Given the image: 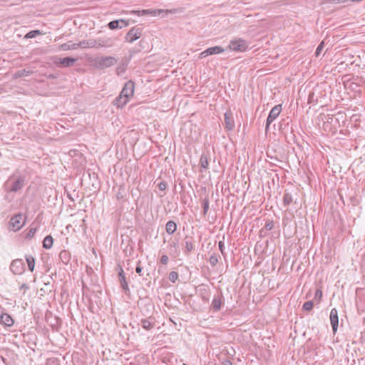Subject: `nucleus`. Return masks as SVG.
Instances as JSON below:
<instances>
[{
	"label": "nucleus",
	"instance_id": "412c9836",
	"mask_svg": "<svg viewBox=\"0 0 365 365\" xmlns=\"http://www.w3.org/2000/svg\"><path fill=\"white\" fill-rule=\"evenodd\" d=\"M177 230V224L173 221H168L165 225V230L168 235H173Z\"/></svg>",
	"mask_w": 365,
	"mask_h": 365
},
{
	"label": "nucleus",
	"instance_id": "f257e3e1",
	"mask_svg": "<svg viewBox=\"0 0 365 365\" xmlns=\"http://www.w3.org/2000/svg\"><path fill=\"white\" fill-rule=\"evenodd\" d=\"M248 48L249 47H226V48H224L223 47H208L207 49L200 53V57L204 58L210 55L217 54L227 51L245 52L247 51Z\"/></svg>",
	"mask_w": 365,
	"mask_h": 365
},
{
	"label": "nucleus",
	"instance_id": "58836bf2",
	"mask_svg": "<svg viewBox=\"0 0 365 365\" xmlns=\"http://www.w3.org/2000/svg\"><path fill=\"white\" fill-rule=\"evenodd\" d=\"M125 71V66L123 65L117 67L116 68V73L119 76L123 73Z\"/></svg>",
	"mask_w": 365,
	"mask_h": 365
},
{
	"label": "nucleus",
	"instance_id": "0eeeda50",
	"mask_svg": "<svg viewBox=\"0 0 365 365\" xmlns=\"http://www.w3.org/2000/svg\"><path fill=\"white\" fill-rule=\"evenodd\" d=\"M364 289L358 288L356 290V305L359 312H364L365 306L363 299Z\"/></svg>",
	"mask_w": 365,
	"mask_h": 365
},
{
	"label": "nucleus",
	"instance_id": "3c124183",
	"mask_svg": "<svg viewBox=\"0 0 365 365\" xmlns=\"http://www.w3.org/2000/svg\"><path fill=\"white\" fill-rule=\"evenodd\" d=\"M324 41H322L319 44V46H324Z\"/></svg>",
	"mask_w": 365,
	"mask_h": 365
},
{
	"label": "nucleus",
	"instance_id": "aec40b11",
	"mask_svg": "<svg viewBox=\"0 0 365 365\" xmlns=\"http://www.w3.org/2000/svg\"><path fill=\"white\" fill-rule=\"evenodd\" d=\"M128 101V98L122 96L120 94L114 100L113 105L118 108H123Z\"/></svg>",
	"mask_w": 365,
	"mask_h": 365
},
{
	"label": "nucleus",
	"instance_id": "c9c22d12",
	"mask_svg": "<svg viewBox=\"0 0 365 365\" xmlns=\"http://www.w3.org/2000/svg\"><path fill=\"white\" fill-rule=\"evenodd\" d=\"M40 34L38 30L31 31L29 32L26 36V38H31L36 37L37 35Z\"/></svg>",
	"mask_w": 365,
	"mask_h": 365
},
{
	"label": "nucleus",
	"instance_id": "a19ab883",
	"mask_svg": "<svg viewBox=\"0 0 365 365\" xmlns=\"http://www.w3.org/2000/svg\"><path fill=\"white\" fill-rule=\"evenodd\" d=\"M158 187L160 190L164 191L167 188V183L164 181H162L158 183Z\"/></svg>",
	"mask_w": 365,
	"mask_h": 365
},
{
	"label": "nucleus",
	"instance_id": "9b49d317",
	"mask_svg": "<svg viewBox=\"0 0 365 365\" xmlns=\"http://www.w3.org/2000/svg\"><path fill=\"white\" fill-rule=\"evenodd\" d=\"M129 25V21L125 19L114 20L108 23V26L111 30L120 29Z\"/></svg>",
	"mask_w": 365,
	"mask_h": 365
},
{
	"label": "nucleus",
	"instance_id": "a211bd4d",
	"mask_svg": "<svg viewBox=\"0 0 365 365\" xmlns=\"http://www.w3.org/2000/svg\"><path fill=\"white\" fill-rule=\"evenodd\" d=\"M210 157V153L208 151L203 152L200 156V165L201 168V172H202L203 170H207L209 168V158Z\"/></svg>",
	"mask_w": 365,
	"mask_h": 365
},
{
	"label": "nucleus",
	"instance_id": "4be33fe9",
	"mask_svg": "<svg viewBox=\"0 0 365 365\" xmlns=\"http://www.w3.org/2000/svg\"><path fill=\"white\" fill-rule=\"evenodd\" d=\"M140 324L145 330H150L154 327V322H151L149 319H142Z\"/></svg>",
	"mask_w": 365,
	"mask_h": 365
},
{
	"label": "nucleus",
	"instance_id": "cd10ccee",
	"mask_svg": "<svg viewBox=\"0 0 365 365\" xmlns=\"http://www.w3.org/2000/svg\"><path fill=\"white\" fill-rule=\"evenodd\" d=\"M209 205H210V200L208 196H205V197L202 200V208L203 212L202 214L204 216L207 215L208 210H209Z\"/></svg>",
	"mask_w": 365,
	"mask_h": 365
},
{
	"label": "nucleus",
	"instance_id": "603ef678",
	"mask_svg": "<svg viewBox=\"0 0 365 365\" xmlns=\"http://www.w3.org/2000/svg\"><path fill=\"white\" fill-rule=\"evenodd\" d=\"M49 78H55V77H54V76H53V75H50V76H49Z\"/></svg>",
	"mask_w": 365,
	"mask_h": 365
},
{
	"label": "nucleus",
	"instance_id": "423d86ee",
	"mask_svg": "<svg viewBox=\"0 0 365 365\" xmlns=\"http://www.w3.org/2000/svg\"><path fill=\"white\" fill-rule=\"evenodd\" d=\"M142 35V29L140 27H133L126 34L125 39L128 43H133L138 39Z\"/></svg>",
	"mask_w": 365,
	"mask_h": 365
},
{
	"label": "nucleus",
	"instance_id": "79ce46f5",
	"mask_svg": "<svg viewBox=\"0 0 365 365\" xmlns=\"http://www.w3.org/2000/svg\"><path fill=\"white\" fill-rule=\"evenodd\" d=\"M168 257L167 255H163L160 258V262L163 264H166L168 262Z\"/></svg>",
	"mask_w": 365,
	"mask_h": 365
},
{
	"label": "nucleus",
	"instance_id": "c03bdc74",
	"mask_svg": "<svg viewBox=\"0 0 365 365\" xmlns=\"http://www.w3.org/2000/svg\"><path fill=\"white\" fill-rule=\"evenodd\" d=\"M324 47H317V50L315 52V56L317 57L320 55L321 52L322 51Z\"/></svg>",
	"mask_w": 365,
	"mask_h": 365
},
{
	"label": "nucleus",
	"instance_id": "864d4df0",
	"mask_svg": "<svg viewBox=\"0 0 365 365\" xmlns=\"http://www.w3.org/2000/svg\"><path fill=\"white\" fill-rule=\"evenodd\" d=\"M68 48H70V46H68V47H67V48H66L65 50H67V49H68Z\"/></svg>",
	"mask_w": 365,
	"mask_h": 365
},
{
	"label": "nucleus",
	"instance_id": "a878e982",
	"mask_svg": "<svg viewBox=\"0 0 365 365\" xmlns=\"http://www.w3.org/2000/svg\"><path fill=\"white\" fill-rule=\"evenodd\" d=\"M33 73H34L33 71L22 69V70H19V71H16L14 74V77L16 78H21L23 76H29L31 75Z\"/></svg>",
	"mask_w": 365,
	"mask_h": 365
},
{
	"label": "nucleus",
	"instance_id": "7c9ffc66",
	"mask_svg": "<svg viewBox=\"0 0 365 365\" xmlns=\"http://www.w3.org/2000/svg\"><path fill=\"white\" fill-rule=\"evenodd\" d=\"M313 306H314V303H313V302L312 300H310V301L306 302L303 304L302 309L304 310V311L309 312V311H311L312 309Z\"/></svg>",
	"mask_w": 365,
	"mask_h": 365
},
{
	"label": "nucleus",
	"instance_id": "2f4dec72",
	"mask_svg": "<svg viewBox=\"0 0 365 365\" xmlns=\"http://www.w3.org/2000/svg\"><path fill=\"white\" fill-rule=\"evenodd\" d=\"M178 279V273L177 272L172 271V272H170V274H169V279L172 282H173V283L175 282Z\"/></svg>",
	"mask_w": 365,
	"mask_h": 365
},
{
	"label": "nucleus",
	"instance_id": "dca6fc26",
	"mask_svg": "<svg viewBox=\"0 0 365 365\" xmlns=\"http://www.w3.org/2000/svg\"><path fill=\"white\" fill-rule=\"evenodd\" d=\"M225 118V128L227 130H233L235 127V121L232 113L230 111H227L224 115Z\"/></svg>",
	"mask_w": 365,
	"mask_h": 365
},
{
	"label": "nucleus",
	"instance_id": "4468645a",
	"mask_svg": "<svg viewBox=\"0 0 365 365\" xmlns=\"http://www.w3.org/2000/svg\"><path fill=\"white\" fill-rule=\"evenodd\" d=\"M330 322L332 327L333 332L335 334L339 325L338 312L336 308L331 309L330 312Z\"/></svg>",
	"mask_w": 365,
	"mask_h": 365
},
{
	"label": "nucleus",
	"instance_id": "7ed1b4c3",
	"mask_svg": "<svg viewBox=\"0 0 365 365\" xmlns=\"http://www.w3.org/2000/svg\"><path fill=\"white\" fill-rule=\"evenodd\" d=\"M51 61L58 67L68 68L73 66L74 63L77 61V58L69 56L65 58L53 56L51 58Z\"/></svg>",
	"mask_w": 365,
	"mask_h": 365
},
{
	"label": "nucleus",
	"instance_id": "b1692460",
	"mask_svg": "<svg viewBox=\"0 0 365 365\" xmlns=\"http://www.w3.org/2000/svg\"><path fill=\"white\" fill-rule=\"evenodd\" d=\"M363 167H364V165H362V162H361L360 164L356 162H354L351 165L353 173L355 175H357L358 177H359L360 175L361 174V170L363 168Z\"/></svg>",
	"mask_w": 365,
	"mask_h": 365
},
{
	"label": "nucleus",
	"instance_id": "f8f14e48",
	"mask_svg": "<svg viewBox=\"0 0 365 365\" xmlns=\"http://www.w3.org/2000/svg\"><path fill=\"white\" fill-rule=\"evenodd\" d=\"M14 320L10 314L6 312H1L0 314V324L5 327H11L14 325Z\"/></svg>",
	"mask_w": 365,
	"mask_h": 365
},
{
	"label": "nucleus",
	"instance_id": "49530a36",
	"mask_svg": "<svg viewBox=\"0 0 365 365\" xmlns=\"http://www.w3.org/2000/svg\"><path fill=\"white\" fill-rule=\"evenodd\" d=\"M140 10H138V11H135V10H133L130 11L131 14H137L138 16H140L141 15V12H140Z\"/></svg>",
	"mask_w": 365,
	"mask_h": 365
},
{
	"label": "nucleus",
	"instance_id": "f3484780",
	"mask_svg": "<svg viewBox=\"0 0 365 365\" xmlns=\"http://www.w3.org/2000/svg\"><path fill=\"white\" fill-rule=\"evenodd\" d=\"M24 186V178L19 177L16 180L12 183L11 187H10V192H16Z\"/></svg>",
	"mask_w": 365,
	"mask_h": 365
},
{
	"label": "nucleus",
	"instance_id": "09e8293b",
	"mask_svg": "<svg viewBox=\"0 0 365 365\" xmlns=\"http://www.w3.org/2000/svg\"><path fill=\"white\" fill-rule=\"evenodd\" d=\"M20 289H29V286L26 284H23L21 287H20Z\"/></svg>",
	"mask_w": 365,
	"mask_h": 365
},
{
	"label": "nucleus",
	"instance_id": "a18cd8bd",
	"mask_svg": "<svg viewBox=\"0 0 365 365\" xmlns=\"http://www.w3.org/2000/svg\"><path fill=\"white\" fill-rule=\"evenodd\" d=\"M222 365H232V361L230 359H225L222 361Z\"/></svg>",
	"mask_w": 365,
	"mask_h": 365
},
{
	"label": "nucleus",
	"instance_id": "bb28decb",
	"mask_svg": "<svg viewBox=\"0 0 365 365\" xmlns=\"http://www.w3.org/2000/svg\"><path fill=\"white\" fill-rule=\"evenodd\" d=\"M26 260L29 267V269L32 272L35 267V258L32 255H26Z\"/></svg>",
	"mask_w": 365,
	"mask_h": 365
},
{
	"label": "nucleus",
	"instance_id": "4c0bfd02",
	"mask_svg": "<svg viewBox=\"0 0 365 365\" xmlns=\"http://www.w3.org/2000/svg\"><path fill=\"white\" fill-rule=\"evenodd\" d=\"M243 44H244V41L242 40L241 38H239L237 40L232 41L230 46H243Z\"/></svg>",
	"mask_w": 365,
	"mask_h": 365
},
{
	"label": "nucleus",
	"instance_id": "ea45409f",
	"mask_svg": "<svg viewBox=\"0 0 365 365\" xmlns=\"http://www.w3.org/2000/svg\"><path fill=\"white\" fill-rule=\"evenodd\" d=\"M218 246H219V249H220L222 255L225 257L226 253L225 252V245H224V242L222 241H220L218 242Z\"/></svg>",
	"mask_w": 365,
	"mask_h": 365
},
{
	"label": "nucleus",
	"instance_id": "6e6552de",
	"mask_svg": "<svg viewBox=\"0 0 365 365\" xmlns=\"http://www.w3.org/2000/svg\"><path fill=\"white\" fill-rule=\"evenodd\" d=\"M224 304V297L222 293L215 294L212 299L211 304V309L214 312H217L221 309L222 305Z\"/></svg>",
	"mask_w": 365,
	"mask_h": 365
},
{
	"label": "nucleus",
	"instance_id": "5fc2aeb1",
	"mask_svg": "<svg viewBox=\"0 0 365 365\" xmlns=\"http://www.w3.org/2000/svg\"><path fill=\"white\" fill-rule=\"evenodd\" d=\"M182 365H187V364H183Z\"/></svg>",
	"mask_w": 365,
	"mask_h": 365
},
{
	"label": "nucleus",
	"instance_id": "c756f323",
	"mask_svg": "<svg viewBox=\"0 0 365 365\" xmlns=\"http://www.w3.org/2000/svg\"><path fill=\"white\" fill-rule=\"evenodd\" d=\"M125 189L123 186H120L118 191L116 194V197L118 200H125V193H124Z\"/></svg>",
	"mask_w": 365,
	"mask_h": 365
},
{
	"label": "nucleus",
	"instance_id": "72a5a7b5",
	"mask_svg": "<svg viewBox=\"0 0 365 365\" xmlns=\"http://www.w3.org/2000/svg\"><path fill=\"white\" fill-rule=\"evenodd\" d=\"M322 298V291L320 289H317L314 294V299L319 302Z\"/></svg>",
	"mask_w": 365,
	"mask_h": 365
},
{
	"label": "nucleus",
	"instance_id": "1a4fd4ad",
	"mask_svg": "<svg viewBox=\"0 0 365 365\" xmlns=\"http://www.w3.org/2000/svg\"><path fill=\"white\" fill-rule=\"evenodd\" d=\"M134 88V82L133 81H128L125 83L120 94L122 96H124L125 98L128 99L130 96H132L133 95Z\"/></svg>",
	"mask_w": 365,
	"mask_h": 365
},
{
	"label": "nucleus",
	"instance_id": "473e14b6",
	"mask_svg": "<svg viewBox=\"0 0 365 365\" xmlns=\"http://www.w3.org/2000/svg\"><path fill=\"white\" fill-rule=\"evenodd\" d=\"M209 262L212 267H215L218 262L217 256L214 254L210 257Z\"/></svg>",
	"mask_w": 365,
	"mask_h": 365
},
{
	"label": "nucleus",
	"instance_id": "c85d7f7f",
	"mask_svg": "<svg viewBox=\"0 0 365 365\" xmlns=\"http://www.w3.org/2000/svg\"><path fill=\"white\" fill-rule=\"evenodd\" d=\"M293 201L292 196L290 193L285 192L283 197V204L284 206H289Z\"/></svg>",
	"mask_w": 365,
	"mask_h": 365
},
{
	"label": "nucleus",
	"instance_id": "39448f33",
	"mask_svg": "<svg viewBox=\"0 0 365 365\" xmlns=\"http://www.w3.org/2000/svg\"><path fill=\"white\" fill-rule=\"evenodd\" d=\"M282 112V105L274 106L270 110L266 121V130H268L269 125L279 116Z\"/></svg>",
	"mask_w": 365,
	"mask_h": 365
},
{
	"label": "nucleus",
	"instance_id": "2eb2a0df",
	"mask_svg": "<svg viewBox=\"0 0 365 365\" xmlns=\"http://www.w3.org/2000/svg\"><path fill=\"white\" fill-rule=\"evenodd\" d=\"M195 249L194 239L192 237L186 236L184 239V253L189 255Z\"/></svg>",
	"mask_w": 365,
	"mask_h": 365
},
{
	"label": "nucleus",
	"instance_id": "9d476101",
	"mask_svg": "<svg viewBox=\"0 0 365 365\" xmlns=\"http://www.w3.org/2000/svg\"><path fill=\"white\" fill-rule=\"evenodd\" d=\"M10 269L14 274H21L24 272V265L22 259H14L10 265Z\"/></svg>",
	"mask_w": 365,
	"mask_h": 365
},
{
	"label": "nucleus",
	"instance_id": "8fccbe9b",
	"mask_svg": "<svg viewBox=\"0 0 365 365\" xmlns=\"http://www.w3.org/2000/svg\"><path fill=\"white\" fill-rule=\"evenodd\" d=\"M264 230H264V228H263V229H262V230H260V231H259V234H260V235H261V236H262V235H265V233L264 234Z\"/></svg>",
	"mask_w": 365,
	"mask_h": 365
},
{
	"label": "nucleus",
	"instance_id": "e433bc0d",
	"mask_svg": "<svg viewBox=\"0 0 365 365\" xmlns=\"http://www.w3.org/2000/svg\"><path fill=\"white\" fill-rule=\"evenodd\" d=\"M36 232V228H35V227L30 228V230H29L28 233L26 235V238L31 239L34 236Z\"/></svg>",
	"mask_w": 365,
	"mask_h": 365
},
{
	"label": "nucleus",
	"instance_id": "de8ad7c7",
	"mask_svg": "<svg viewBox=\"0 0 365 365\" xmlns=\"http://www.w3.org/2000/svg\"><path fill=\"white\" fill-rule=\"evenodd\" d=\"M202 299L204 302H207L209 301V297L205 295L202 294Z\"/></svg>",
	"mask_w": 365,
	"mask_h": 365
},
{
	"label": "nucleus",
	"instance_id": "ddd939ff",
	"mask_svg": "<svg viewBox=\"0 0 365 365\" xmlns=\"http://www.w3.org/2000/svg\"><path fill=\"white\" fill-rule=\"evenodd\" d=\"M117 269H118V279L120 283V286L126 293L129 292V287L125 279L124 271L120 265H118Z\"/></svg>",
	"mask_w": 365,
	"mask_h": 365
},
{
	"label": "nucleus",
	"instance_id": "393cba45",
	"mask_svg": "<svg viewBox=\"0 0 365 365\" xmlns=\"http://www.w3.org/2000/svg\"><path fill=\"white\" fill-rule=\"evenodd\" d=\"M59 258L63 264H67L70 261V255L66 250H62L59 253Z\"/></svg>",
	"mask_w": 365,
	"mask_h": 365
},
{
	"label": "nucleus",
	"instance_id": "37998d69",
	"mask_svg": "<svg viewBox=\"0 0 365 365\" xmlns=\"http://www.w3.org/2000/svg\"><path fill=\"white\" fill-rule=\"evenodd\" d=\"M142 271H143V268L138 264L136 268H135V272L140 275V276H142L143 274H142Z\"/></svg>",
	"mask_w": 365,
	"mask_h": 365
},
{
	"label": "nucleus",
	"instance_id": "f704fd0d",
	"mask_svg": "<svg viewBox=\"0 0 365 365\" xmlns=\"http://www.w3.org/2000/svg\"><path fill=\"white\" fill-rule=\"evenodd\" d=\"M274 228V222L272 220H268L266 222L264 229L266 231H270Z\"/></svg>",
	"mask_w": 365,
	"mask_h": 365
},
{
	"label": "nucleus",
	"instance_id": "20e7f679",
	"mask_svg": "<svg viewBox=\"0 0 365 365\" xmlns=\"http://www.w3.org/2000/svg\"><path fill=\"white\" fill-rule=\"evenodd\" d=\"M22 220L23 215L21 213L13 216L9 222V229L14 232L19 230L25 223V220Z\"/></svg>",
	"mask_w": 365,
	"mask_h": 365
},
{
	"label": "nucleus",
	"instance_id": "f03ea898",
	"mask_svg": "<svg viewBox=\"0 0 365 365\" xmlns=\"http://www.w3.org/2000/svg\"><path fill=\"white\" fill-rule=\"evenodd\" d=\"M118 59L113 56H98L92 61V65L97 69L103 70L114 66Z\"/></svg>",
	"mask_w": 365,
	"mask_h": 365
},
{
	"label": "nucleus",
	"instance_id": "5701e85b",
	"mask_svg": "<svg viewBox=\"0 0 365 365\" xmlns=\"http://www.w3.org/2000/svg\"><path fill=\"white\" fill-rule=\"evenodd\" d=\"M53 244V239L51 235H47L43 241V247L48 250L52 247Z\"/></svg>",
	"mask_w": 365,
	"mask_h": 365
},
{
	"label": "nucleus",
	"instance_id": "6ab92c4d",
	"mask_svg": "<svg viewBox=\"0 0 365 365\" xmlns=\"http://www.w3.org/2000/svg\"><path fill=\"white\" fill-rule=\"evenodd\" d=\"M140 12H141V15H151L153 16H155L164 12L168 14L169 11L163 9H143L140 10Z\"/></svg>",
	"mask_w": 365,
	"mask_h": 365
}]
</instances>
